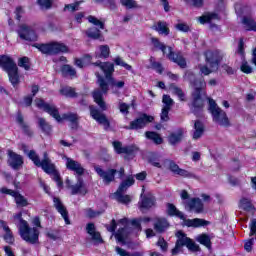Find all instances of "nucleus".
I'll use <instances>...</instances> for the list:
<instances>
[{
	"instance_id": "338daca9",
	"label": "nucleus",
	"mask_w": 256,
	"mask_h": 256,
	"mask_svg": "<svg viewBox=\"0 0 256 256\" xmlns=\"http://www.w3.org/2000/svg\"><path fill=\"white\" fill-rule=\"evenodd\" d=\"M253 243H255V239H253V238H250L245 241L244 249H245V251H247V253H251V251L253 249Z\"/></svg>"
},
{
	"instance_id": "864d4df0",
	"label": "nucleus",
	"mask_w": 256,
	"mask_h": 256,
	"mask_svg": "<svg viewBox=\"0 0 256 256\" xmlns=\"http://www.w3.org/2000/svg\"><path fill=\"white\" fill-rule=\"evenodd\" d=\"M89 23H92V25H95L96 27H99L100 29H105V24L97 19L95 16H88Z\"/></svg>"
},
{
	"instance_id": "e2e57ef3",
	"label": "nucleus",
	"mask_w": 256,
	"mask_h": 256,
	"mask_svg": "<svg viewBox=\"0 0 256 256\" xmlns=\"http://www.w3.org/2000/svg\"><path fill=\"white\" fill-rule=\"evenodd\" d=\"M114 62L116 65H120V67H125L127 71H131L132 67L131 65L125 63L121 57H117L114 59Z\"/></svg>"
},
{
	"instance_id": "c85d7f7f",
	"label": "nucleus",
	"mask_w": 256,
	"mask_h": 256,
	"mask_svg": "<svg viewBox=\"0 0 256 256\" xmlns=\"http://www.w3.org/2000/svg\"><path fill=\"white\" fill-rule=\"evenodd\" d=\"M188 207L195 213H203V201L200 198H192L188 202Z\"/></svg>"
},
{
	"instance_id": "9d476101",
	"label": "nucleus",
	"mask_w": 256,
	"mask_h": 256,
	"mask_svg": "<svg viewBox=\"0 0 256 256\" xmlns=\"http://www.w3.org/2000/svg\"><path fill=\"white\" fill-rule=\"evenodd\" d=\"M94 170L101 177L105 185H111L115 181V175L118 173L119 179L125 177V168L121 167L118 171L116 169H108L107 171L103 170L101 166H94Z\"/></svg>"
},
{
	"instance_id": "49530a36",
	"label": "nucleus",
	"mask_w": 256,
	"mask_h": 256,
	"mask_svg": "<svg viewBox=\"0 0 256 256\" xmlns=\"http://www.w3.org/2000/svg\"><path fill=\"white\" fill-rule=\"evenodd\" d=\"M115 251L119 256H143V252H134L131 254L119 246L115 247Z\"/></svg>"
},
{
	"instance_id": "7ed1b4c3",
	"label": "nucleus",
	"mask_w": 256,
	"mask_h": 256,
	"mask_svg": "<svg viewBox=\"0 0 256 256\" xmlns=\"http://www.w3.org/2000/svg\"><path fill=\"white\" fill-rule=\"evenodd\" d=\"M35 105L38 107V109H43L45 113H48V115L53 117V119H55L58 123L69 121L71 123V128L77 129L79 125V116L77 114L68 112L61 116L59 115V110L55 105L46 103L43 101V99L39 98L35 100Z\"/></svg>"
},
{
	"instance_id": "ddd939ff",
	"label": "nucleus",
	"mask_w": 256,
	"mask_h": 256,
	"mask_svg": "<svg viewBox=\"0 0 256 256\" xmlns=\"http://www.w3.org/2000/svg\"><path fill=\"white\" fill-rule=\"evenodd\" d=\"M135 184V179L131 176H129L125 181H123L116 193H114V197L116 201L119 203H130L131 202V197L129 195H123L131 185Z\"/></svg>"
},
{
	"instance_id": "e433bc0d",
	"label": "nucleus",
	"mask_w": 256,
	"mask_h": 256,
	"mask_svg": "<svg viewBox=\"0 0 256 256\" xmlns=\"http://www.w3.org/2000/svg\"><path fill=\"white\" fill-rule=\"evenodd\" d=\"M145 136L147 139H150V141H153L155 145H161L163 143V138L156 132L147 131Z\"/></svg>"
},
{
	"instance_id": "a18cd8bd",
	"label": "nucleus",
	"mask_w": 256,
	"mask_h": 256,
	"mask_svg": "<svg viewBox=\"0 0 256 256\" xmlns=\"http://www.w3.org/2000/svg\"><path fill=\"white\" fill-rule=\"evenodd\" d=\"M151 43L155 49H160V51H162L164 55L165 53H167V46L159 41L157 38H151Z\"/></svg>"
},
{
	"instance_id": "79ce46f5",
	"label": "nucleus",
	"mask_w": 256,
	"mask_h": 256,
	"mask_svg": "<svg viewBox=\"0 0 256 256\" xmlns=\"http://www.w3.org/2000/svg\"><path fill=\"white\" fill-rule=\"evenodd\" d=\"M148 161L153 167H156L157 169H163V164H161V157L159 155L152 154Z\"/></svg>"
},
{
	"instance_id": "c9c22d12",
	"label": "nucleus",
	"mask_w": 256,
	"mask_h": 256,
	"mask_svg": "<svg viewBox=\"0 0 256 256\" xmlns=\"http://www.w3.org/2000/svg\"><path fill=\"white\" fill-rule=\"evenodd\" d=\"M219 19V15L216 13H208L198 18L199 23L205 25V23H211L215 20Z\"/></svg>"
},
{
	"instance_id": "f03ea898",
	"label": "nucleus",
	"mask_w": 256,
	"mask_h": 256,
	"mask_svg": "<svg viewBox=\"0 0 256 256\" xmlns=\"http://www.w3.org/2000/svg\"><path fill=\"white\" fill-rule=\"evenodd\" d=\"M28 157L36 167H41L44 173L52 175V179L57 183L58 187H63V180H61V176L55 168V164H53L51 158H49V154H47V152H44L42 161L35 150H30L28 152Z\"/></svg>"
},
{
	"instance_id": "bf43d9fd",
	"label": "nucleus",
	"mask_w": 256,
	"mask_h": 256,
	"mask_svg": "<svg viewBox=\"0 0 256 256\" xmlns=\"http://www.w3.org/2000/svg\"><path fill=\"white\" fill-rule=\"evenodd\" d=\"M85 213H86V217H88L89 219H95V217H99V215H101V211H95L91 208H87L85 210Z\"/></svg>"
},
{
	"instance_id": "cd10ccee",
	"label": "nucleus",
	"mask_w": 256,
	"mask_h": 256,
	"mask_svg": "<svg viewBox=\"0 0 256 256\" xmlns=\"http://www.w3.org/2000/svg\"><path fill=\"white\" fill-rule=\"evenodd\" d=\"M184 79H185V81H189L190 82V85H192L194 91H197V85H199V83L205 81V79H203V78L197 79L195 77V73H193L191 71H187L184 74Z\"/></svg>"
},
{
	"instance_id": "6e6552de",
	"label": "nucleus",
	"mask_w": 256,
	"mask_h": 256,
	"mask_svg": "<svg viewBox=\"0 0 256 256\" xmlns=\"http://www.w3.org/2000/svg\"><path fill=\"white\" fill-rule=\"evenodd\" d=\"M205 57L206 63L210 68L207 65H199V69L202 75H211V73H215L219 69L220 53L219 51H207Z\"/></svg>"
},
{
	"instance_id": "58836bf2",
	"label": "nucleus",
	"mask_w": 256,
	"mask_h": 256,
	"mask_svg": "<svg viewBox=\"0 0 256 256\" xmlns=\"http://www.w3.org/2000/svg\"><path fill=\"white\" fill-rule=\"evenodd\" d=\"M13 197L15 199L17 207H27V205H29V201L27 200V198H25L19 192H15V195Z\"/></svg>"
},
{
	"instance_id": "bb28decb",
	"label": "nucleus",
	"mask_w": 256,
	"mask_h": 256,
	"mask_svg": "<svg viewBox=\"0 0 256 256\" xmlns=\"http://www.w3.org/2000/svg\"><path fill=\"white\" fill-rule=\"evenodd\" d=\"M203 133H205V126L203 125V122L196 120L194 122V132L192 139H194V141L201 139V137H203Z\"/></svg>"
},
{
	"instance_id": "13d9d810",
	"label": "nucleus",
	"mask_w": 256,
	"mask_h": 256,
	"mask_svg": "<svg viewBox=\"0 0 256 256\" xmlns=\"http://www.w3.org/2000/svg\"><path fill=\"white\" fill-rule=\"evenodd\" d=\"M38 5L42 11H47L48 9H51L52 2L51 0H38Z\"/></svg>"
},
{
	"instance_id": "1a4fd4ad",
	"label": "nucleus",
	"mask_w": 256,
	"mask_h": 256,
	"mask_svg": "<svg viewBox=\"0 0 256 256\" xmlns=\"http://www.w3.org/2000/svg\"><path fill=\"white\" fill-rule=\"evenodd\" d=\"M33 47H36V49L40 50V52L44 55H59V53H69V47L59 42L34 44Z\"/></svg>"
},
{
	"instance_id": "a878e982",
	"label": "nucleus",
	"mask_w": 256,
	"mask_h": 256,
	"mask_svg": "<svg viewBox=\"0 0 256 256\" xmlns=\"http://www.w3.org/2000/svg\"><path fill=\"white\" fill-rule=\"evenodd\" d=\"M184 133L185 130L183 128H179L175 132L171 133L168 136V142L170 145H177V143H181Z\"/></svg>"
},
{
	"instance_id": "a211bd4d",
	"label": "nucleus",
	"mask_w": 256,
	"mask_h": 256,
	"mask_svg": "<svg viewBox=\"0 0 256 256\" xmlns=\"http://www.w3.org/2000/svg\"><path fill=\"white\" fill-rule=\"evenodd\" d=\"M113 147H114V151L118 154V155H133L134 151H137V147L135 146H124L123 144L119 141H114L112 143Z\"/></svg>"
},
{
	"instance_id": "f257e3e1",
	"label": "nucleus",
	"mask_w": 256,
	"mask_h": 256,
	"mask_svg": "<svg viewBox=\"0 0 256 256\" xmlns=\"http://www.w3.org/2000/svg\"><path fill=\"white\" fill-rule=\"evenodd\" d=\"M93 65H95V67H99L105 75L104 78L99 74V72L95 73L98 88H96L92 93L93 99L102 111H107V104L103 101V95H107V93H109V85H111V87H117V89H123L125 87V82L116 81V79L113 78V73H115V65L113 63L98 61Z\"/></svg>"
},
{
	"instance_id": "5fc2aeb1",
	"label": "nucleus",
	"mask_w": 256,
	"mask_h": 256,
	"mask_svg": "<svg viewBox=\"0 0 256 256\" xmlns=\"http://www.w3.org/2000/svg\"><path fill=\"white\" fill-rule=\"evenodd\" d=\"M121 5L126 9H136L137 2L135 0H120Z\"/></svg>"
},
{
	"instance_id": "393cba45",
	"label": "nucleus",
	"mask_w": 256,
	"mask_h": 256,
	"mask_svg": "<svg viewBox=\"0 0 256 256\" xmlns=\"http://www.w3.org/2000/svg\"><path fill=\"white\" fill-rule=\"evenodd\" d=\"M152 29L159 35H164L165 37H167V35L170 33L169 24H167L165 21H158L154 23Z\"/></svg>"
},
{
	"instance_id": "412c9836",
	"label": "nucleus",
	"mask_w": 256,
	"mask_h": 256,
	"mask_svg": "<svg viewBox=\"0 0 256 256\" xmlns=\"http://www.w3.org/2000/svg\"><path fill=\"white\" fill-rule=\"evenodd\" d=\"M66 167L69 171H74L78 177H81L85 173V168L81 166V163L71 158H66Z\"/></svg>"
},
{
	"instance_id": "4c0bfd02",
	"label": "nucleus",
	"mask_w": 256,
	"mask_h": 256,
	"mask_svg": "<svg viewBox=\"0 0 256 256\" xmlns=\"http://www.w3.org/2000/svg\"><path fill=\"white\" fill-rule=\"evenodd\" d=\"M16 121H17V123H19L20 127H22V129H24V133L26 135H29V136L33 135V131H31L29 124H27V122L23 121V115L18 114Z\"/></svg>"
},
{
	"instance_id": "5701e85b",
	"label": "nucleus",
	"mask_w": 256,
	"mask_h": 256,
	"mask_svg": "<svg viewBox=\"0 0 256 256\" xmlns=\"http://www.w3.org/2000/svg\"><path fill=\"white\" fill-rule=\"evenodd\" d=\"M0 229H2L5 233L3 236L4 241L6 243H9V245H13L15 242V238H13V232L11 231V228H9V225L5 220L0 219Z\"/></svg>"
},
{
	"instance_id": "c756f323",
	"label": "nucleus",
	"mask_w": 256,
	"mask_h": 256,
	"mask_svg": "<svg viewBox=\"0 0 256 256\" xmlns=\"http://www.w3.org/2000/svg\"><path fill=\"white\" fill-rule=\"evenodd\" d=\"M61 73L63 77H70L71 79L77 77V70H75V68L69 64H65L61 67Z\"/></svg>"
},
{
	"instance_id": "6e6d98bb",
	"label": "nucleus",
	"mask_w": 256,
	"mask_h": 256,
	"mask_svg": "<svg viewBox=\"0 0 256 256\" xmlns=\"http://www.w3.org/2000/svg\"><path fill=\"white\" fill-rule=\"evenodd\" d=\"M171 91L174 93V95H177V97H179L180 101H185V94L183 93V90H181V88L172 85Z\"/></svg>"
},
{
	"instance_id": "37998d69",
	"label": "nucleus",
	"mask_w": 256,
	"mask_h": 256,
	"mask_svg": "<svg viewBox=\"0 0 256 256\" xmlns=\"http://www.w3.org/2000/svg\"><path fill=\"white\" fill-rule=\"evenodd\" d=\"M86 35L90 39H100L101 38V30L98 28L92 27L86 30Z\"/></svg>"
},
{
	"instance_id": "69168bd1",
	"label": "nucleus",
	"mask_w": 256,
	"mask_h": 256,
	"mask_svg": "<svg viewBox=\"0 0 256 256\" xmlns=\"http://www.w3.org/2000/svg\"><path fill=\"white\" fill-rule=\"evenodd\" d=\"M171 110L168 108H162L161 114H160V119L162 122H167L169 121V112Z\"/></svg>"
},
{
	"instance_id": "2f4dec72",
	"label": "nucleus",
	"mask_w": 256,
	"mask_h": 256,
	"mask_svg": "<svg viewBox=\"0 0 256 256\" xmlns=\"http://www.w3.org/2000/svg\"><path fill=\"white\" fill-rule=\"evenodd\" d=\"M155 205V197L153 195H148L142 197L140 207L141 209H151Z\"/></svg>"
},
{
	"instance_id": "de8ad7c7",
	"label": "nucleus",
	"mask_w": 256,
	"mask_h": 256,
	"mask_svg": "<svg viewBox=\"0 0 256 256\" xmlns=\"http://www.w3.org/2000/svg\"><path fill=\"white\" fill-rule=\"evenodd\" d=\"M197 242L201 243V245H204L208 249L211 248V238H209V236L207 234H202V235L198 236Z\"/></svg>"
},
{
	"instance_id": "4be33fe9",
	"label": "nucleus",
	"mask_w": 256,
	"mask_h": 256,
	"mask_svg": "<svg viewBox=\"0 0 256 256\" xmlns=\"http://www.w3.org/2000/svg\"><path fill=\"white\" fill-rule=\"evenodd\" d=\"M70 188L71 195H87V187H85V183L81 176L77 177V183L75 185H71Z\"/></svg>"
},
{
	"instance_id": "f8f14e48",
	"label": "nucleus",
	"mask_w": 256,
	"mask_h": 256,
	"mask_svg": "<svg viewBox=\"0 0 256 256\" xmlns=\"http://www.w3.org/2000/svg\"><path fill=\"white\" fill-rule=\"evenodd\" d=\"M19 233L26 243L35 245V243L39 242V229L29 227L27 222H22V226L19 227Z\"/></svg>"
},
{
	"instance_id": "72a5a7b5",
	"label": "nucleus",
	"mask_w": 256,
	"mask_h": 256,
	"mask_svg": "<svg viewBox=\"0 0 256 256\" xmlns=\"http://www.w3.org/2000/svg\"><path fill=\"white\" fill-rule=\"evenodd\" d=\"M162 169H168L169 171L177 175V172L179 171V165H177V163H175V161L171 159H165L163 160Z\"/></svg>"
},
{
	"instance_id": "423d86ee",
	"label": "nucleus",
	"mask_w": 256,
	"mask_h": 256,
	"mask_svg": "<svg viewBox=\"0 0 256 256\" xmlns=\"http://www.w3.org/2000/svg\"><path fill=\"white\" fill-rule=\"evenodd\" d=\"M207 87V83L202 81L199 84H196V90L192 93V98L190 103L188 104L191 113H194L196 117H201V113H203V107H205V103L203 102V98H201V91Z\"/></svg>"
},
{
	"instance_id": "39448f33",
	"label": "nucleus",
	"mask_w": 256,
	"mask_h": 256,
	"mask_svg": "<svg viewBox=\"0 0 256 256\" xmlns=\"http://www.w3.org/2000/svg\"><path fill=\"white\" fill-rule=\"evenodd\" d=\"M166 207H167V214L170 217H178V219H181L182 221H184V225L186 227L197 228V227H206V225H209V221H206L201 218L186 219L185 214L179 211V209H177V207L174 204L167 203Z\"/></svg>"
},
{
	"instance_id": "603ef678",
	"label": "nucleus",
	"mask_w": 256,
	"mask_h": 256,
	"mask_svg": "<svg viewBox=\"0 0 256 256\" xmlns=\"http://www.w3.org/2000/svg\"><path fill=\"white\" fill-rule=\"evenodd\" d=\"M60 93L62 95H65V97H76L77 94L75 93V89L71 87H64L60 90Z\"/></svg>"
},
{
	"instance_id": "052dcab7",
	"label": "nucleus",
	"mask_w": 256,
	"mask_h": 256,
	"mask_svg": "<svg viewBox=\"0 0 256 256\" xmlns=\"http://www.w3.org/2000/svg\"><path fill=\"white\" fill-rule=\"evenodd\" d=\"M240 69L242 73H253V67H251V65H249V62L245 60L242 62Z\"/></svg>"
},
{
	"instance_id": "0eeeda50",
	"label": "nucleus",
	"mask_w": 256,
	"mask_h": 256,
	"mask_svg": "<svg viewBox=\"0 0 256 256\" xmlns=\"http://www.w3.org/2000/svg\"><path fill=\"white\" fill-rule=\"evenodd\" d=\"M209 111L212 115L214 123H217L221 127H231V122L227 113L223 111L215 102V100L209 98Z\"/></svg>"
},
{
	"instance_id": "8fccbe9b",
	"label": "nucleus",
	"mask_w": 256,
	"mask_h": 256,
	"mask_svg": "<svg viewBox=\"0 0 256 256\" xmlns=\"http://www.w3.org/2000/svg\"><path fill=\"white\" fill-rule=\"evenodd\" d=\"M18 66L25 69V71H29L31 69V63L29 62V58L22 57L18 59Z\"/></svg>"
},
{
	"instance_id": "6ab92c4d",
	"label": "nucleus",
	"mask_w": 256,
	"mask_h": 256,
	"mask_svg": "<svg viewBox=\"0 0 256 256\" xmlns=\"http://www.w3.org/2000/svg\"><path fill=\"white\" fill-rule=\"evenodd\" d=\"M8 165L12 167V169H19L23 165V156L19 155L12 150H8Z\"/></svg>"
},
{
	"instance_id": "c03bdc74",
	"label": "nucleus",
	"mask_w": 256,
	"mask_h": 256,
	"mask_svg": "<svg viewBox=\"0 0 256 256\" xmlns=\"http://www.w3.org/2000/svg\"><path fill=\"white\" fill-rule=\"evenodd\" d=\"M110 54H111V50L109 49V46L101 45L99 46V54L96 57L107 59Z\"/></svg>"
},
{
	"instance_id": "774afa93",
	"label": "nucleus",
	"mask_w": 256,
	"mask_h": 256,
	"mask_svg": "<svg viewBox=\"0 0 256 256\" xmlns=\"http://www.w3.org/2000/svg\"><path fill=\"white\" fill-rule=\"evenodd\" d=\"M185 3L191 5L192 7H203V0H184Z\"/></svg>"
},
{
	"instance_id": "473e14b6",
	"label": "nucleus",
	"mask_w": 256,
	"mask_h": 256,
	"mask_svg": "<svg viewBox=\"0 0 256 256\" xmlns=\"http://www.w3.org/2000/svg\"><path fill=\"white\" fill-rule=\"evenodd\" d=\"M169 227V222H167V219L165 218H158L156 222L154 223V229L157 231V233H163L165 229Z\"/></svg>"
},
{
	"instance_id": "aec40b11",
	"label": "nucleus",
	"mask_w": 256,
	"mask_h": 256,
	"mask_svg": "<svg viewBox=\"0 0 256 256\" xmlns=\"http://www.w3.org/2000/svg\"><path fill=\"white\" fill-rule=\"evenodd\" d=\"M167 57L170 61H173V63L179 65L181 69H185V67H187V61H185V58H183L181 54H175L172 47H168Z\"/></svg>"
},
{
	"instance_id": "2eb2a0df",
	"label": "nucleus",
	"mask_w": 256,
	"mask_h": 256,
	"mask_svg": "<svg viewBox=\"0 0 256 256\" xmlns=\"http://www.w3.org/2000/svg\"><path fill=\"white\" fill-rule=\"evenodd\" d=\"M90 115L91 117L99 123V125H103L105 131L111 127V123L109 122V119H107V116L104 113H101L97 108L94 106H90Z\"/></svg>"
},
{
	"instance_id": "dca6fc26",
	"label": "nucleus",
	"mask_w": 256,
	"mask_h": 256,
	"mask_svg": "<svg viewBox=\"0 0 256 256\" xmlns=\"http://www.w3.org/2000/svg\"><path fill=\"white\" fill-rule=\"evenodd\" d=\"M153 121H155L153 116L142 114L140 117L130 122V126L127 127V129H143V127H146L148 123H153Z\"/></svg>"
},
{
	"instance_id": "7c9ffc66",
	"label": "nucleus",
	"mask_w": 256,
	"mask_h": 256,
	"mask_svg": "<svg viewBox=\"0 0 256 256\" xmlns=\"http://www.w3.org/2000/svg\"><path fill=\"white\" fill-rule=\"evenodd\" d=\"M38 127H40L44 135H51V131H53V127H51L45 118H38Z\"/></svg>"
},
{
	"instance_id": "680f3d73",
	"label": "nucleus",
	"mask_w": 256,
	"mask_h": 256,
	"mask_svg": "<svg viewBox=\"0 0 256 256\" xmlns=\"http://www.w3.org/2000/svg\"><path fill=\"white\" fill-rule=\"evenodd\" d=\"M175 28L182 33H189L191 31V27L187 23H178L175 25Z\"/></svg>"
},
{
	"instance_id": "09e8293b",
	"label": "nucleus",
	"mask_w": 256,
	"mask_h": 256,
	"mask_svg": "<svg viewBox=\"0 0 256 256\" xmlns=\"http://www.w3.org/2000/svg\"><path fill=\"white\" fill-rule=\"evenodd\" d=\"M162 103H163V109H170L175 105V102L171 99V96L169 95H163L162 97Z\"/></svg>"
},
{
	"instance_id": "ea45409f",
	"label": "nucleus",
	"mask_w": 256,
	"mask_h": 256,
	"mask_svg": "<svg viewBox=\"0 0 256 256\" xmlns=\"http://www.w3.org/2000/svg\"><path fill=\"white\" fill-rule=\"evenodd\" d=\"M242 23L245 26L246 31H256V22L252 18L244 17Z\"/></svg>"
},
{
	"instance_id": "3c124183",
	"label": "nucleus",
	"mask_w": 256,
	"mask_h": 256,
	"mask_svg": "<svg viewBox=\"0 0 256 256\" xmlns=\"http://www.w3.org/2000/svg\"><path fill=\"white\" fill-rule=\"evenodd\" d=\"M176 175H180V177H185L187 179H197V176H195V174L181 168H178V172H176Z\"/></svg>"
},
{
	"instance_id": "4d7b16f0",
	"label": "nucleus",
	"mask_w": 256,
	"mask_h": 256,
	"mask_svg": "<svg viewBox=\"0 0 256 256\" xmlns=\"http://www.w3.org/2000/svg\"><path fill=\"white\" fill-rule=\"evenodd\" d=\"M79 5H81L80 1L74 2L72 4H67L64 7V11H70L71 13H74V11H79Z\"/></svg>"
},
{
	"instance_id": "0e129e2a",
	"label": "nucleus",
	"mask_w": 256,
	"mask_h": 256,
	"mask_svg": "<svg viewBox=\"0 0 256 256\" xmlns=\"http://www.w3.org/2000/svg\"><path fill=\"white\" fill-rule=\"evenodd\" d=\"M131 106H129V104L125 103V102H120L119 103V111L120 113H122L123 115H129V109Z\"/></svg>"
},
{
	"instance_id": "9b49d317",
	"label": "nucleus",
	"mask_w": 256,
	"mask_h": 256,
	"mask_svg": "<svg viewBox=\"0 0 256 256\" xmlns=\"http://www.w3.org/2000/svg\"><path fill=\"white\" fill-rule=\"evenodd\" d=\"M176 237L178 239L176 241L175 248L172 249V255H177L179 251H181V247H187L189 251H199V246L182 231H178L176 233Z\"/></svg>"
},
{
	"instance_id": "f704fd0d",
	"label": "nucleus",
	"mask_w": 256,
	"mask_h": 256,
	"mask_svg": "<svg viewBox=\"0 0 256 256\" xmlns=\"http://www.w3.org/2000/svg\"><path fill=\"white\" fill-rule=\"evenodd\" d=\"M239 207L243 211H247V212L255 211V206H253V203H251V199L249 198L240 199Z\"/></svg>"
},
{
	"instance_id": "a19ab883",
	"label": "nucleus",
	"mask_w": 256,
	"mask_h": 256,
	"mask_svg": "<svg viewBox=\"0 0 256 256\" xmlns=\"http://www.w3.org/2000/svg\"><path fill=\"white\" fill-rule=\"evenodd\" d=\"M127 235H128L127 228H121L115 234V239L118 241V243H122L123 245H125Z\"/></svg>"
},
{
	"instance_id": "b1692460",
	"label": "nucleus",
	"mask_w": 256,
	"mask_h": 256,
	"mask_svg": "<svg viewBox=\"0 0 256 256\" xmlns=\"http://www.w3.org/2000/svg\"><path fill=\"white\" fill-rule=\"evenodd\" d=\"M86 232L88 235H90L92 241L94 243H103V238L101 237V233L97 232V229L95 228V224L93 223H88L86 225Z\"/></svg>"
},
{
	"instance_id": "20e7f679",
	"label": "nucleus",
	"mask_w": 256,
	"mask_h": 256,
	"mask_svg": "<svg viewBox=\"0 0 256 256\" xmlns=\"http://www.w3.org/2000/svg\"><path fill=\"white\" fill-rule=\"evenodd\" d=\"M0 67L7 73L13 87L19 85V68L13 58L9 55H0Z\"/></svg>"
},
{
	"instance_id": "f3484780",
	"label": "nucleus",
	"mask_w": 256,
	"mask_h": 256,
	"mask_svg": "<svg viewBox=\"0 0 256 256\" xmlns=\"http://www.w3.org/2000/svg\"><path fill=\"white\" fill-rule=\"evenodd\" d=\"M53 203L55 209L60 213L61 217L64 219L66 225H71V221L69 220V212L67 211V208L65 205H63V202L58 197L53 198Z\"/></svg>"
},
{
	"instance_id": "4468645a",
	"label": "nucleus",
	"mask_w": 256,
	"mask_h": 256,
	"mask_svg": "<svg viewBox=\"0 0 256 256\" xmlns=\"http://www.w3.org/2000/svg\"><path fill=\"white\" fill-rule=\"evenodd\" d=\"M17 33L23 41H37L35 30L31 29V27L26 24H20Z\"/></svg>"
}]
</instances>
